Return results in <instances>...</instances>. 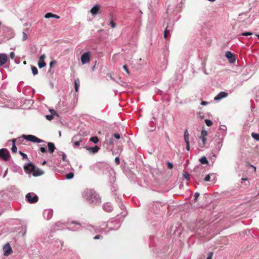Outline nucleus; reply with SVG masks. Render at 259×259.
Segmentation results:
<instances>
[{
    "label": "nucleus",
    "instance_id": "obj_1",
    "mask_svg": "<svg viewBox=\"0 0 259 259\" xmlns=\"http://www.w3.org/2000/svg\"><path fill=\"white\" fill-rule=\"evenodd\" d=\"M82 196L90 203L97 204L101 202L99 196L93 190H85L82 193Z\"/></svg>",
    "mask_w": 259,
    "mask_h": 259
},
{
    "label": "nucleus",
    "instance_id": "obj_2",
    "mask_svg": "<svg viewBox=\"0 0 259 259\" xmlns=\"http://www.w3.org/2000/svg\"><path fill=\"white\" fill-rule=\"evenodd\" d=\"M1 33H3L4 36V41L8 40L14 36L13 31L10 28L6 26H1Z\"/></svg>",
    "mask_w": 259,
    "mask_h": 259
},
{
    "label": "nucleus",
    "instance_id": "obj_3",
    "mask_svg": "<svg viewBox=\"0 0 259 259\" xmlns=\"http://www.w3.org/2000/svg\"><path fill=\"white\" fill-rule=\"evenodd\" d=\"M52 248L54 250L55 252H56L61 249L63 243L62 242L58 239H53L51 242Z\"/></svg>",
    "mask_w": 259,
    "mask_h": 259
},
{
    "label": "nucleus",
    "instance_id": "obj_4",
    "mask_svg": "<svg viewBox=\"0 0 259 259\" xmlns=\"http://www.w3.org/2000/svg\"><path fill=\"white\" fill-rule=\"evenodd\" d=\"M38 196L34 193H28L26 195V200L30 203H35L37 202Z\"/></svg>",
    "mask_w": 259,
    "mask_h": 259
},
{
    "label": "nucleus",
    "instance_id": "obj_5",
    "mask_svg": "<svg viewBox=\"0 0 259 259\" xmlns=\"http://www.w3.org/2000/svg\"><path fill=\"white\" fill-rule=\"evenodd\" d=\"M22 137L27 141L32 142L33 143H42L44 142L42 140L40 139L37 137L32 135H23L22 136Z\"/></svg>",
    "mask_w": 259,
    "mask_h": 259
},
{
    "label": "nucleus",
    "instance_id": "obj_6",
    "mask_svg": "<svg viewBox=\"0 0 259 259\" xmlns=\"http://www.w3.org/2000/svg\"><path fill=\"white\" fill-rule=\"evenodd\" d=\"M107 226L110 230H116L120 227V224L117 220H114L113 221L108 222Z\"/></svg>",
    "mask_w": 259,
    "mask_h": 259
},
{
    "label": "nucleus",
    "instance_id": "obj_7",
    "mask_svg": "<svg viewBox=\"0 0 259 259\" xmlns=\"http://www.w3.org/2000/svg\"><path fill=\"white\" fill-rule=\"evenodd\" d=\"M35 165L33 164L32 162H30L28 163H26L24 165V169L26 173L27 174H31L33 172L34 170H35Z\"/></svg>",
    "mask_w": 259,
    "mask_h": 259
},
{
    "label": "nucleus",
    "instance_id": "obj_8",
    "mask_svg": "<svg viewBox=\"0 0 259 259\" xmlns=\"http://www.w3.org/2000/svg\"><path fill=\"white\" fill-rule=\"evenodd\" d=\"M3 250L5 256H8L13 252L12 248L9 242H7L3 246Z\"/></svg>",
    "mask_w": 259,
    "mask_h": 259
},
{
    "label": "nucleus",
    "instance_id": "obj_9",
    "mask_svg": "<svg viewBox=\"0 0 259 259\" xmlns=\"http://www.w3.org/2000/svg\"><path fill=\"white\" fill-rule=\"evenodd\" d=\"M82 141V138L80 135H75L72 139V142H73V146L76 147L80 145Z\"/></svg>",
    "mask_w": 259,
    "mask_h": 259
},
{
    "label": "nucleus",
    "instance_id": "obj_10",
    "mask_svg": "<svg viewBox=\"0 0 259 259\" xmlns=\"http://www.w3.org/2000/svg\"><path fill=\"white\" fill-rule=\"evenodd\" d=\"M68 228L71 231H77L81 228V225L77 222H72L69 225Z\"/></svg>",
    "mask_w": 259,
    "mask_h": 259
},
{
    "label": "nucleus",
    "instance_id": "obj_11",
    "mask_svg": "<svg viewBox=\"0 0 259 259\" xmlns=\"http://www.w3.org/2000/svg\"><path fill=\"white\" fill-rule=\"evenodd\" d=\"M90 52L84 53L81 56V62L82 64L89 63L90 61Z\"/></svg>",
    "mask_w": 259,
    "mask_h": 259
},
{
    "label": "nucleus",
    "instance_id": "obj_12",
    "mask_svg": "<svg viewBox=\"0 0 259 259\" xmlns=\"http://www.w3.org/2000/svg\"><path fill=\"white\" fill-rule=\"evenodd\" d=\"M11 157L9 150L6 148H1V159L7 161Z\"/></svg>",
    "mask_w": 259,
    "mask_h": 259
},
{
    "label": "nucleus",
    "instance_id": "obj_13",
    "mask_svg": "<svg viewBox=\"0 0 259 259\" xmlns=\"http://www.w3.org/2000/svg\"><path fill=\"white\" fill-rule=\"evenodd\" d=\"M53 215V211L52 209H45L43 212V216L44 219L47 220H50Z\"/></svg>",
    "mask_w": 259,
    "mask_h": 259
},
{
    "label": "nucleus",
    "instance_id": "obj_14",
    "mask_svg": "<svg viewBox=\"0 0 259 259\" xmlns=\"http://www.w3.org/2000/svg\"><path fill=\"white\" fill-rule=\"evenodd\" d=\"M189 134L188 130L186 129L184 132V138L185 142L186 144V150L187 151L190 150V143H189Z\"/></svg>",
    "mask_w": 259,
    "mask_h": 259
},
{
    "label": "nucleus",
    "instance_id": "obj_15",
    "mask_svg": "<svg viewBox=\"0 0 259 259\" xmlns=\"http://www.w3.org/2000/svg\"><path fill=\"white\" fill-rule=\"evenodd\" d=\"M10 101V100L9 99H5L1 97V107L11 108L12 105L11 104H9Z\"/></svg>",
    "mask_w": 259,
    "mask_h": 259
},
{
    "label": "nucleus",
    "instance_id": "obj_16",
    "mask_svg": "<svg viewBox=\"0 0 259 259\" xmlns=\"http://www.w3.org/2000/svg\"><path fill=\"white\" fill-rule=\"evenodd\" d=\"M226 57L229 60L231 63H234L236 61L235 56L230 51L226 52L225 54Z\"/></svg>",
    "mask_w": 259,
    "mask_h": 259
},
{
    "label": "nucleus",
    "instance_id": "obj_17",
    "mask_svg": "<svg viewBox=\"0 0 259 259\" xmlns=\"http://www.w3.org/2000/svg\"><path fill=\"white\" fill-rule=\"evenodd\" d=\"M46 56L45 54L41 55L39 58V61L38 63V66L39 68H42L46 66V63L45 62V58Z\"/></svg>",
    "mask_w": 259,
    "mask_h": 259
},
{
    "label": "nucleus",
    "instance_id": "obj_18",
    "mask_svg": "<svg viewBox=\"0 0 259 259\" xmlns=\"http://www.w3.org/2000/svg\"><path fill=\"white\" fill-rule=\"evenodd\" d=\"M228 96V94L225 92H221L219 93L214 98L215 101H219L220 100L226 98Z\"/></svg>",
    "mask_w": 259,
    "mask_h": 259
},
{
    "label": "nucleus",
    "instance_id": "obj_19",
    "mask_svg": "<svg viewBox=\"0 0 259 259\" xmlns=\"http://www.w3.org/2000/svg\"><path fill=\"white\" fill-rule=\"evenodd\" d=\"M11 170L15 172H22V169L20 166L16 165L13 162L11 166Z\"/></svg>",
    "mask_w": 259,
    "mask_h": 259
},
{
    "label": "nucleus",
    "instance_id": "obj_20",
    "mask_svg": "<svg viewBox=\"0 0 259 259\" xmlns=\"http://www.w3.org/2000/svg\"><path fill=\"white\" fill-rule=\"evenodd\" d=\"M103 209L107 212H110L113 210V206L110 202H106L103 205Z\"/></svg>",
    "mask_w": 259,
    "mask_h": 259
},
{
    "label": "nucleus",
    "instance_id": "obj_21",
    "mask_svg": "<svg viewBox=\"0 0 259 259\" xmlns=\"http://www.w3.org/2000/svg\"><path fill=\"white\" fill-rule=\"evenodd\" d=\"M85 148L90 153H92L93 154H95V153H97L99 150V147H98L97 146H95L94 147H85Z\"/></svg>",
    "mask_w": 259,
    "mask_h": 259
},
{
    "label": "nucleus",
    "instance_id": "obj_22",
    "mask_svg": "<svg viewBox=\"0 0 259 259\" xmlns=\"http://www.w3.org/2000/svg\"><path fill=\"white\" fill-rule=\"evenodd\" d=\"M44 174V171L40 169L39 168H35V170H34L33 172L32 173V175L34 177H37L41 176Z\"/></svg>",
    "mask_w": 259,
    "mask_h": 259
},
{
    "label": "nucleus",
    "instance_id": "obj_23",
    "mask_svg": "<svg viewBox=\"0 0 259 259\" xmlns=\"http://www.w3.org/2000/svg\"><path fill=\"white\" fill-rule=\"evenodd\" d=\"M8 57L6 54L1 53V66L7 62Z\"/></svg>",
    "mask_w": 259,
    "mask_h": 259
},
{
    "label": "nucleus",
    "instance_id": "obj_24",
    "mask_svg": "<svg viewBox=\"0 0 259 259\" xmlns=\"http://www.w3.org/2000/svg\"><path fill=\"white\" fill-rule=\"evenodd\" d=\"M48 150L50 153H52L55 151L56 147L55 144L52 142H49L48 143Z\"/></svg>",
    "mask_w": 259,
    "mask_h": 259
},
{
    "label": "nucleus",
    "instance_id": "obj_25",
    "mask_svg": "<svg viewBox=\"0 0 259 259\" xmlns=\"http://www.w3.org/2000/svg\"><path fill=\"white\" fill-rule=\"evenodd\" d=\"M223 137H221V138L219 139V141L217 143V144L216 145V149L218 152H219L222 148V147L223 146Z\"/></svg>",
    "mask_w": 259,
    "mask_h": 259
},
{
    "label": "nucleus",
    "instance_id": "obj_26",
    "mask_svg": "<svg viewBox=\"0 0 259 259\" xmlns=\"http://www.w3.org/2000/svg\"><path fill=\"white\" fill-rule=\"evenodd\" d=\"M219 131H222V137L224 139L226 135L227 127L225 125H222L219 128Z\"/></svg>",
    "mask_w": 259,
    "mask_h": 259
},
{
    "label": "nucleus",
    "instance_id": "obj_27",
    "mask_svg": "<svg viewBox=\"0 0 259 259\" xmlns=\"http://www.w3.org/2000/svg\"><path fill=\"white\" fill-rule=\"evenodd\" d=\"M99 9V6L98 5H96L91 9L90 12L93 15H96L98 13Z\"/></svg>",
    "mask_w": 259,
    "mask_h": 259
},
{
    "label": "nucleus",
    "instance_id": "obj_28",
    "mask_svg": "<svg viewBox=\"0 0 259 259\" xmlns=\"http://www.w3.org/2000/svg\"><path fill=\"white\" fill-rule=\"evenodd\" d=\"M45 18L46 19H49L51 18H54L56 19H59L60 17L56 14H54L52 13H47L45 15Z\"/></svg>",
    "mask_w": 259,
    "mask_h": 259
},
{
    "label": "nucleus",
    "instance_id": "obj_29",
    "mask_svg": "<svg viewBox=\"0 0 259 259\" xmlns=\"http://www.w3.org/2000/svg\"><path fill=\"white\" fill-rule=\"evenodd\" d=\"M80 86V81L78 78H76L74 80V89L76 92L78 91L79 88Z\"/></svg>",
    "mask_w": 259,
    "mask_h": 259
},
{
    "label": "nucleus",
    "instance_id": "obj_30",
    "mask_svg": "<svg viewBox=\"0 0 259 259\" xmlns=\"http://www.w3.org/2000/svg\"><path fill=\"white\" fill-rule=\"evenodd\" d=\"M50 111L51 112L52 114L49 115H46V118L48 120H51L53 118V114H57V113L54 110H50Z\"/></svg>",
    "mask_w": 259,
    "mask_h": 259
},
{
    "label": "nucleus",
    "instance_id": "obj_31",
    "mask_svg": "<svg viewBox=\"0 0 259 259\" xmlns=\"http://www.w3.org/2000/svg\"><path fill=\"white\" fill-rule=\"evenodd\" d=\"M65 226V224L61 223L60 222H58L55 224V227H56L58 230L64 229Z\"/></svg>",
    "mask_w": 259,
    "mask_h": 259
},
{
    "label": "nucleus",
    "instance_id": "obj_32",
    "mask_svg": "<svg viewBox=\"0 0 259 259\" xmlns=\"http://www.w3.org/2000/svg\"><path fill=\"white\" fill-rule=\"evenodd\" d=\"M15 141H16L15 139H13L12 140V142L13 143V145H12V147L11 148V150L13 153H16L17 150V147L15 145Z\"/></svg>",
    "mask_w": 259,
    "mask_h": 259
},
{
    "label": "nucleus",
    "instance_id": "obj_33",
    "mask_svg": "<svg viewBox=\"0 0 259 259\" xmlns=\"http://www.w3.org/2000/svg\"><path fill=\"white\" fill-rule=\"evenodd\" d=\"M199 161L202 164H207L208 163V161L205 156L202 157L200 159Z\"/></svg>",
    "mask_w": 259,
    "mask_h": 259
},
{
    "label": "nucleus",
    "instance_id": "obj_34",
    "mask_svg": "<svg viewBox=\"0 0 259 259\" xmlns=\"http://www.w3.org/2000/svg\"><path fill=\"white\" fill-rule=\"evenodd\" d=\"M60 154L62 156V159L64 161L69 163L68 160L67 159V156L65 153L63 152H60Z\"/></svg>",
    "mask_w": 259,
    "mask_h": 259
},
{
    "label": "nucleus",
    "instance_id": "obj_35",
    "mask_svg": "<svg viewBox=\"0 0 259 259\" xmlns=\"http://www.w3.org/2000/svg\"><path fill=\"white\" fill-rule=\"evenodd\" d=\"M31 70H32V74L34 75H35L36 74H37L38 73V70L37 69V68L34 66H31Z\"/></svg>",
    "mask_w": 259,
    "mask_h": 259
},
{
    "label": "nucleus",
    "instance_id": "obj_36",
    "mask_svg": "<svg viewBox=\"0 0 259 259\" xmlns=\"http://www.w3.org/2000/svg\"><path fill=\"white\" fill-rule=\"evenodd\" d=\"M19 153L22 156V159H23V160H28V156H27V154H26L25 153L22 152L21 151H19Z\"/></svg>",
    "mask_w": 259,
    "mask_h": 259
},
{
    "label": "nucleus",
    "instance_id": "obj_37",
    "mask_svg": "<svg viewBox=\"0 0 259 259\" xmlns=\"http://www.w3.org/2000/svg\"><path fill=\"white\" fill-rule=\"evenodd\" d=\"M251 136L254 139L257 141H259V134L252 133Z\"/></svg>",
    "mask_w": 259,
    "mask_h": 259
},
{
    "label": "nucleus",
    "instance_id": "obj_38",
    "mask_svg": "<svg viewBox=\"0 0 259 259\" xmlns=\"http://www.w3.org/2000/svg\"><path fill=\"white\" fill-rule=\"evenodd\" d=\"M74 177V174L72 172H69L68 174L66 175L65 178L68 180H70L72 179Z\"/></svg>",
    "mask_w": 259,
    "mask_h": 259
},
{
    "label": "nucleus",
    "instance_id": "obj_39",
    "mask_svg": "<svg viewBox=\"0 0 259 259\" xmlns=\"http://www.w3.org/2000/svg\"><path fill=\"white\" fill-rule=\"evenodd\" d=\"M170 31H171L170 29H169L168 27H167L165 29V30L164 31V34H163L164 37L165 38H167V35L168 33H170Z\"/></svg>",
    "mask_w": 259,
    "mask_h": 259
},
{
    "label": "nucleus",
    "instance_id": "obj_40",
    "mask_svg": "<svg viewBox=\"0 0 259 259\" xmlns=\"http://www.w3.org/2000/svg\"><path fill=\"white\" fill-rule=\"evenodd\" d=\"M27 30H28V29H26L25 30H24L23 31V33H23V36H22V40L23 41L26 40L28 38L27 34L25 32V31H27Z\"/></svg>",
    "mask_w": 259,
    "mask_h": 259
},
{
    "label": "nucleus",
    "instance_id": "obj_41",
    "mask_svg": "<svg viewBox=\"0 0 259 259\" xmlns=\"http://www.w3.org/2000/svg\"><path fill=\"white\" fill-rule=\"evenodd\" d=\"M90 141L92 142L93 143L96 144L99 141V139L97 137H91L90 139Z\"/></svg>",
    "mask_w": 259,
    "mask_h": 259
},
{
    "label": "nucleus",
    "instance_id": "obj_42",
    "mask_svg": "<svg viewBox=\"0 0 259 259\" xmlns=\"http://www.w3.org/2000/svg\"><path fill=\"white\" fill-rule=\"evenodd\" d=\"M167 53V51H165V56H164V58H165V62L164 63H163V68L162 69H165L166 67H167V58H166V53Z\"/></svg>",
    "mask_w": 259,
    "mask_h": 259
},
{
    "label": "nucleus",
    "instance_id": "obj_43",
    "mask_svg": "<svg viewBox=\"0 0 259 259\" xmlns=\"http://www.w3.org/2000/svg\"><path fill=\"white\" fill-rule=\"evenodd\" d=\"M207 135V132L205 130H202L201 133V136L200 138L205 137Z\"/></svg>",
    "mask_w": 259,
    "mask_h": 259
},
{
    "label": "nucleus",
    "instance_id": "obj_44",
    "mask_svg": "<svg viewBox=\"0 0 259 259\" xmlns=\"http://www.w3.org/2000/svg\"><path fill=\"white\" fill-rule=\"evenodd\" d=\"M205 122L206 123V124L208 126H210L211 125H212V122L211 120L208 119H206L205 120Z\"/></svg>",
    "mask_w": 259,
    "mask_h": 259
},
{
    "label": "nucleus",
    "instance_id": "obj_45",
    "mask_svg": "<svg viewBox=\"0 0 259 259\" xmlns=\"http://www.w3.org/2000/svg\"><path fill=\"white\" fill-rule=\"evenodd\" d=\"M253 33L252 32H244L240 34L239 35H242V36H248V35H251Z\"/></svg>",
    "mask_w": 259,
    "mask_h": 259
},
{
    "label": "nucleus",
    "instance_id": "obj_46",
    "mask_svg": "<svg viewBox=\"0 0 259 259\" xmlns=\"http://www.w3.org/2000/svg\"><path fill=\"white\" fill-rule=\"evenodd\" d=\"M113 136L117 140L120 138V135L119 133H115L113 134Z\"/></svg>",
    "mask_w": 259,
    "mask_h": 259
},
{
    "label": "nucleus",
    "instance_id": "obj_47",
    "mask_svg": "<svg viewBox=\"0 0 259 259\" xmlns=\"http://www.w3.org/2000/svg\"><path fill=\"white\" fill-rule=\"evenodd\" d=\"M183 177L187 180H189L190 179V175L187 172L184 173L183 174Z\"/></svg>",
    "mask_w": 259,
    "mask_h": 259
},
{
    "label": "nucleus",
    "instance_id": "obj_48",
    "mask_svg": "<svg viewBox=\"0 0 259 259\" xmlns=\"http://www.w3.org/2000/svg\"><path fill=\"white\" fill-rule=\"evenodd\" d=\"M110 25L113 28H115L116 26V24L113 22L112 19H111V21L110 22Z\"/></svg>",
    "mask_w": 259,
    "mask_h": 259
},
{
    "label": "nucleus",
    "instance_id": "obj_49",
    "mask_svg": "<svg viewBox=\"0 0 259 259\" xmlns=\"http://www.w3.org/2000/svg\"><path fill=\"white\" fill-rule=\"evenodd\" d=\"M167 167L169 169H172L173 168V164L172 163H171L170 162H167Z\"/></svg>",
    "mask_w": 259,
    "mask_h": 259
},
{
    "label": "nucleus",
    "instance_id": "obj_50",
    "mask_svg": "<svg viewBox=\"0 0 259 259\" xmlns=\"http://www.w3.org/2000/svg\"><path fill=\"white\" fill-rule=\"evenodd\" d=\"M210 175L208 174L205 176V177L204 179V181L205 182H207L210 180Z\"/></svg>",
    "mask_w": 259,
    "mask_h": 259
},
{
    "label": "nucleus",
    "instance_id": "obj_51",
    "mask_svg": "<svg viewBox=\"0 0 259 259\" xmlns=\"http://www.w3.org/2000/svg\"><path fill=\"white\" fill-rule=\"evenodd\" d=\"M115 163L117 165L119 164V163H120V159H119V158L118 157H116L115 158Z\"/></svg>",
    "mask_w": 259,
    "mask_h": 259
},
{
    "label": "nucleus",
    "instance_id": "obj_52",
    "mask_svg": "<svg viewBox=\"0 0 259 259\" xmlns=\"http://www.w3.org/2000/svg\"><path fill=\"white\" fill-rule=\"evenodd\" d=\"M199 193L198 192H196L195 194H194V201H196L197 199L198 198V197H199Z\"/></svg>",
    "mask_w": 259,
    "mask_h": 259
},
{
    "label": "nucleus",
    "instance_id": "obj_53",
    "mask_svg": "<svg viewBox=\"0 0 259 259\" xmlns=\"http://www.w3.org/2000/svg\"><path fill=\"white\" fill-rule=\"evenodd\" d=\"M123 69L126 71V72L128 74H130V72H129V71H128V69H127V66H126V65H123Z\"/></svg>",
    "mask_w": 259,
    "mask_h": 259
},
{
    "label": "nucleus",
    "instance_id": "obj_54",
    "mask_svg": "<svg viewBox=\"0 0 259 259\" xmlns=\"http://www.w3.org/2000/svg\"><path fill=\"white\" fill-rule=\"evenodd\" d=\"M213 253L212 252H209L208 256L206 259H211Z\"/></svg>",
    "mask_w": 259,
    "mask_h": 259
},
{
    "label": "nucleus",
    "instance_id": "obj_55",
    "mask_svg": "<svg viewBox=\"0 0 259 259\" xmlns=\"http://www.w3.org/2000/svg\"><path fill=\"white\" fill-rule=\"evenodd\" d=\"M40 151L42 153H46L47 152V149L45 147H42L40 148Z\"/></svg>",
    "mask_w": 259,
    "mask_h": 259
},
{
    "label": "nucleus",
    "instance_id": "obj_56",
    "mask_svg": "<svg viewBox=\"0 0 259 259\" xmlns=\"http://www.w3.org/2000/svg\"><path fill=\"white\" fill-rule=\"evenodd\" d=\"M101 238H102V236L100 235H96V236H95L94 237V239H95V240L99 239H101Z\"/></svg>",
    "mask_w": 259,
    "mask_h": 259
},
{
    "label": "nucleus",
    "instance_id": "obj_57",
    "mask_svg": "<svg viewBox=\"0 0 259 259\" xmlns=\"http://www.w3.org/2000/svg\"><path fill=\"white\" fill-rule=\"evenodd\" d=\"M201 140H202V143H203V145H204L205 144V142L206 141V139L205 137H203V138H200Z\"/></svg>",
    "mask_w": 259,
    "mask_h": 259
},
{
    "label": "nucleus",
    "instance_id": "obj_58",
    "mask_svg": "<svg viewBox=\"0 0 259 259\" xmlns=\"http://www.w3.org/2000/svg\"><path fill=\"white\" fill-rule=\"evenodd\" d=\"M15 57V54L13 52H11L10 54V57L11 58V59H14Z\"/></svg>",
    "mask_w": 259,
    "mask_h": 259
},
{
    "label": "nucleus",
    "instance_id": "obj_59",
    "mask_svg": "<svg viewBox=\"0 0 259 259\" xmlns=\"http://www.w3.org/2000/svg\"><path fill=\"white\" fill-rule=\"evenodd\" d=\"M56 63V62L55 60H53V61H51L50 63V64H49L50 67H51Z\"/></svg>",
    "mask_w": 259,
    "mask_h": 259
},
{
    "label": "nucleus",
    "instance_id": "obj_60",
    "mask_svg": "<svg viewBox=\"0 0 259 259\" xmlns=\"http://www.w3.org/2000/svg\"><path fill=\"white\" fill-rule=\"evenodd\" d=\"M207 102H205V101H202L201 103V104L202 105H206L207 104Z\"/></svg>",
    "mask_w": 259,
    "mask_h": 259
},
{
    "label": "nucleus",
    "instance_id": "obj_61",
    "mask_svg": "<svg viewBox=\"0 0 259 259\" xmlns=\"http://www.w3.org/2000/svg\"><path fill=\"white\" fill-rule=\"evenodd\" d=\"M7 171H8V169L5 171V174H4V175L3 176V178H5L7 174Z\"/></svg>",
    "mask_w": 259,
    "mask_h": 259
},
{
    "label": "nucleus",
    "instance_id": "obj_62",
    "mask_svg": "<svg viewBox=\"0 0 259 259\" xmlns=\"http://www.w3.org/2000/svg\"><path fill=\"white\" fill-rule=\"evenodd\" d=\"M109 76L110 77L111 80L115 81V79L111 75H109Z\"/></svg>",
    "mask_w": 259,
    "mask_h": 259
},
{
    "label": "nucleus",
    "instance_id": "obj_63",
    "mask_svg": "<svg viewBox=\"0 0 259 259\" xmlns=\"http://www.w3.org/2000/svg\"><path fill=\"white\" fill-rule=\"evenodd\" d=\"M124 205L122 204H121V205L120 206L121 209H123L124 208Z\"/></svg>",
    "mask_w": 259,
    "mask_h": 259
},
{
    "label": "nucleus",
    "instance_id": "obj_64",
    "mask_svg": "<svg viewBox=\"0 0 259 259\" xmlns=\"http://www.w3.org/2000/svg\"><path fill=\"white\" fill-rule=\"evenodd\" d=\"M46 163V160H44L42 162V165H44Z\"/></svg>",
    "mask_w": 259,
    "mask_h": 259
}]
</instances>
